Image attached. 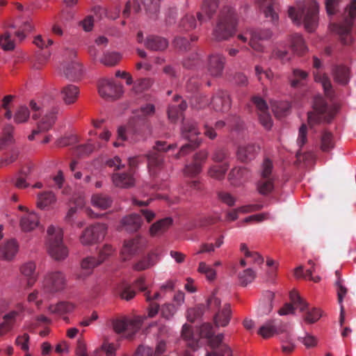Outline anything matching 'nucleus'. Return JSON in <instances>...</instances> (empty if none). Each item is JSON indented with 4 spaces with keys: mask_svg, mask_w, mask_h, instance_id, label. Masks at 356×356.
Instances as JSON below:
<instances>
[{
    "mask_svg": "<svg viewBox=\"0 0 356 356\" xmlns=\"http://www.w3.org/2000/svg\"><path fill=\"white\" fill-rule=\"evenodd\" d=\"M319 4L315 0L299 2L296 7L289 6L288 15L297 25L302 23L309 32L314 31L318 23Z\"/></svg>",
    "mask_w": 356,
    "mask_h": 356,
    "instance_id": "nucleus-1",
    "label": "nucleus"
},
{
    "mask_svg": "<svg viewBox=\"0 0 356 356\" xmlns=\"http://www.w3.org/2000/svg\"><path fill=\"white\" fill-rule=\"evenodd\" d=\"M155 114V106L147 104L140 107L135 113V116L128 124V128H118V140L124 141L127 139V135L131 136V140L136 142L143 137L145 129L148 128L147 118L152 117Z\"/></svg>",
    "mask_w": 356,
    "mask_h": 356,
    "instance_id": "nucleus-2",
    "label": "nucleus"
},
{
    "mask_svg": "<svg viewBox=\"0 0 356 356\" xmlns=\"http://www.w3.org/2000/svg\"><path fill=\"white\" fill-rule=\"evenodd\" d=\"M236 26V15L235 10L229 6L222 8L213 29L212 39L216 41L228 40L234 35Z\"/></svg>",
    "mask_w": 356,
    "mask_h": 356,
    "instance_id": "nucleus-3",
    "label": "nucleus"
},
{
    "mask_svg": "<svg viewBox=\"0 0 356 356\" xmlns=\"http://www.w3.org/2000/svg\"><path fill=\"white\" fill-rule=\"evenodd\" d=\"M199 335L206 338L209 346L213 349L207 352L206 356H233L231 348L222 342L223 334L213 335V327L211 323H203L199 329Z\"/></svg>",
    "mask_w": 356,
    "mask_h": 356,
    "instance_id": "nucleus-4",
    "label": "nucleus"
},
{
    "mask_svg": "<svg viewBox=\"0 0 356 356\" xmlns=\"http://www.w3.org/2000/svg\"><path fill=\"white\" fill-rule=\"evenodd\" d=\"M47 247L49 255L56 261L65 259L69 250L63 242V232L62 229L51 225L47 229Z\"/></svg>",
    "mask_w": 356,
    "mask_h": 356,
    "instance_id": "nucleus-5",
    "label": "nucleus"
},
{
    "mask_svg": "<svg viewBox=\"0 0 356 356\" xmlns=\"http://www.w3.org/2000/svg\"><path fill=\"white\" fill-rule=\"evenodd\" d=\"M314 111L308 113L307 121L310 127L322 122H330L336 115L338 108L334 104H328L323 97L314 99Z\"/></svg>",
    "mask_w": 356,
    "mask_h": 356,
    "instance_id": "nucleus-6",
    "label": "nucleus"
},
{
    "mask_svg": "<svg viewBox=\"0 0 356 356\" xmlns=\"http://www.w3.org/2000/svg\"><path fill=\"white\" fill-rule=\"evenodd\" d=\"M146 318L145 316H138L132 318H118L113 320L112 325L115 332L124 334L125 338L131 339L140 330Z\"/></svg>",
    "mask_w": 356,
    "mask_h": 356,
    "instance_id": "nucleus-7",
    "label": "nucleus"
},
{
    "mask_svg": "<svg viewBox=\"0 0 356 356\" xmlns=\"http://www.w3.org/2000/svg\"><path fill=\"white\" fill-rule=\"evenodd\" d=\"M200 134L195 122L188 121L183 124L181 136L184 139L188 140V143L183 145L180 148L179 152L175 155L176 159H179L187 154L200 145L201 140L198 138Z\"/></svg>",
    "mask_w": 356,
    "mask_h": 356,
    "instance_id": "nucleus-8",
    "label": "nucleus"
},
{
    "mask_svg": "<svg viewBox=\"0 0 356 356\" xmlns=\"http://www.w3.org/2000/svg\"><path fill=\"white\" fill-rule=\"evenodd\" d=\"M175 147V145H167L161 141L156 142L154 147L147 154V167L152 175H155L156 170L162 168L163 152Z\"/></svg>",
    "mask_w": 356,
    "mask_h": 356,
    "instance_id": "nucleus-9",
    "label": "nucleus"
},
{
    "mask_svg": "<svg viewBox=\"0 0 356 356\" xmlns=\"http://www.w3.org/2000/svg\"><path fill=\"white\" fill-rule=\"evenodd\" d=\"M66 286V278L60 271L48 273L43 281V291L48 295H53L63 291Z\"/></svg>",
    "mask_w": 356,
    "mask_h": 356,
    "instance_id": "nucleus-10",
    "label": "nucleus"
},
{
    "mask_svg": "<svg viewBox=\"0 0 356 356\" xmlns=\"http://www.w3.org/2000/svg\"><path fill=\"white\" fill-rule=\"evenodd\" d=\"M291 302L299 307L300 312H304L303 319L309 324L316 323L321 317V312L317 308H308V304L302 299L296 291H291L289 293Z\"/></svg>",
    "mask_w": 356,
    "mask_h": 356,
    "instance_id": "nucleus-11",
    "label": "nucleus"
},
{
    "mask_svg": "<svg viewBox=\"0 0 356 356\" xmlns=\"http://www.w3.org/2000/svg\"><path fill=\"white\" fill-rule=\"evenodd\" d=\"M107 227L97 223L86 228L80 236V242L83 245H92L102 241L106 234Z\"/></svg>",
    "mask_w": 356,
    "mask_h": 356,
    "instance_id": "nucleus-12",
    "label": "nucleus"
},
{
    "mask_svg": "<svg viewBox=\"0 0 356 356\" xmlns=\"http://www.w3.org/2000/svg\"><path fill=\"white\" fill-rule=\"evenodd\" d=\"M58 112L59 110L57 108H54L47 111L38 122V129L33 130L32 134L29 136V140H33L35 136L40 132H46L50 130L57 120Z\"/></svg>",
    "mask_w": 356,
    "mask_h": 356,
    "instance_id": "nucleus-13",
    "label": "nucleus"
},
{
    "mask_svg": "<svg viewBox=\"0 0 356 356\" xmlns=\"http://www.w3.org/2000/svg\"><path fill=\"white\" fill-rule=\"evenodd\" d=\"M99 93L104 98H119L122 94V86L111 79H102L99 83Z\"/></svg>",
    "mask_w": 356,
    "mask_h": 356,
    "instance_id": "nucleus-14",
    "label": "nucleus"
},
{
    "mask_svg": "<svg viewBox=\"0 0 356 356\" xmlns=\"http://www.w3.org/2000/svg\"><path fill=\"white\" fill-rule=\"evenodd\" d=\"M321 61L318 57H313V67L316 70V72H314V80L316 83H321L323 88L325 95L327 97L331 95L332 92V83L329 76L324 72H321L319 68L321 66Z\"/></svg>",
    "mask_w": 356,
    "mask_h": 356,
    "instance_id": "nucleus-15",
    "label": "nucleus"
},
{
    "mask_svg": "<svg viewBox=\"0 0 356 356\" xmlns=\"http://www.w3.org/2000/svg\"><path fill=\"white\" fill-rule=\"evenodd\" d=\"M211 105L216 112L228 111L231 106V102L227 92L218 90L211 98Z\"/></svg>",
    "mask_w": 356,
    "mask_h": 356,
    "instance_id": "nucleus-16",
    "label": "nucleus"
},
{
    "mask_svg": "<svg viewBox=\"0 0 356 356\" xmlns=\"http://www.w3.org/2000/svg\"><path fill=\"white\" fill-rule=\"evenodd\" d=\"M271 31L268 29H250L249 45L255 51H263L264 47L259 42L261 40H268L271 37Z\"/></svg>",
    "mask_w": 356,
    "mask_h": 356,
    "instance_id": "nucleus-17",
    "label": "nucleus"
},
{
    "mask_svg": "<svg viewBox=\"0 0 356 356\" xmlns=\"http://www.w3.org/2000/svg\"><path fill=\"white\" fill-rule=\"evenodd\" d=\"M257 3L263 11L266 17L270 18L272 22L278 19L280 5L275 0H257Z\"/></svg>",
    "mask_w": 356,
    "mask_h": 356,
    "instance_id": "nucleus-18",
    "label": "nucleus"
},
{
    "mask_svg": "<svg viewBox=\"0 0 356 356\" xmlns=\"http://www.w3.org/2000/svg\"><path fill=\"white\" fill-rule=\"evenodd\" d=\"M225 58L222 54H211L208 58V72L213 77H219L222 73Z\"/></svg>",
    "mask_w": 356,
    "mask_h": 356,
    "instance_id": "nucleus-19",
    "label": "nucleus"
},
{
    "mask_svg": "<svg viewBox=\"0 0 356 356\" xmlns=\"http://www.w3.org/2000/svg\"><path fill=\"white\" fill-rule=\"evenodd\" d=\"M142 247L143 243L139 238H135L124 242V246H122V250H121L122 260L127 261L130 259L134 255L138 253Z\"/></svg>",
    "mask_w": 356,
    "mask_h": 356,
    "instance_id": "nucleus-20",
    "label": "nucleus"
},
{
    "mask_svg": "<svg viewBox=\"0 0 356 356\" xmlns=\"http://www.w3.org/2000/svg\"><path fill=\"white\" fill-rule=\"evenodd\" d=\"M22 311V308L20 310H13L3 316V322L0 323V337L6 334L13 329L17 318Z\"/></svg>",
    "mask_w": 356,
    "mask_h": 356,
    "instance_id": "nucleus-21",
    "label": "nucleus"
},
{
    "mask_svg": "<svg viewBox=\"0 0 356 356\" xmlns=\"http://www.w3.org/2000/svg\"><path fill=\"white\" fill-rule=\"evenodd\" d=\"M80 94L79 88L76 85H66L60 90V97L66 105L76 102Z\"/></svg>",
    "mask_w": 356,
    "mask_h": 356,
    "instance_id": "nucleus-22",
    "label": "nucleus"
},
{
    "mask_svg": "<svg viewBox=\"0 0 356 356\" xmlns=\"http://www.w3.org/2000/svg\"><path fill=\"white\" fill-rule=\"evenodd\" d=\"M75 306L73 303L66 301L60 302L56 305H51L49 307L50 313L56 314L59 316H63V319L67 323H69L70 318L67 316H64L65 314H70L74 310Z\"/></svg>",
    "mask_w": 356,
    "mask_h": 356,
    "instance_id": "nucleus-23",
    "label": "nucleus"
},
{
    "mask_svg": "<svg viewBox=\"0 0 356 356\" xmlns=\"http://www.w3.org/2000/svg\"><path fill=\"white\" fill-rule=\"evenodd\" d=\"M259 149V147L254 144L241 145L237 149V158L241 162L250 161L255 158Z\"/></svg>",
    "mask_w": 356,
    "mask_h": 356,
    "instance_id": "nucleus-24",
    "label": "nucleus"
},
{
    "mask_svg": "<svg viewBox=\"0 0 356 356\" xmlns=\"http://www.w3.org/2000/svg\"><path fill=\"white\" fill-rule=\"evenodd\" d=\"M112 179L115 186L122 188L133 187L136 183V179L131 172L115 173L112 177Z\"/></svg>",
    "mask_w": 356,
    "mask_h": 356,
    "instance_id": "nucleus-25",
    "label": "nucleus"
},
{
    "mask_svg": "<svg viewBox=\"0 0 356 356\" xmlns=\"http://www.w3.org/2000/svg\"><path fill=\"white\" fill-rule=\"evenodd\" d=\"M143 219L139 214H131L121 220V227L128 232H135L141 227Z\"/></svg>",
    "mask_w": 356,
    "mask_h": 356,
    "instance_id": "nucleus-26",
    "label": "nucleus"
},
{
    "mask_svg": "<svg viewBox=\"0 0 356 356\" xmlns=\"http://www.w3.org/2000/svg\"><path fill=\"white\" fill-rule=\"evenodd\" d=\"M19 250V245L15 239L5 242L0 248V257L5 260H12Z\"/></svg>",
    "mask_w": 356,
    "mask_h": 356,
    "instance_id": "nucleus-27",
    "label": "nucleus"
},
{
    "mask_svg": "<svg viewBox=\"0 0 356 356\" xmlns=\"http://www.w3.org/2000/svg\"><path fill=\"white\" fill-rule=\"evenodd\" d=\"M174 101L176 104L170 105L168 109V116L172 122H175L187 108L186 103L180 96H175Z\"/></svg>",
    "mask_w": 356,
    "mask_h": 356,
    "instance_id": "nucleus-28",
    "label": "nucleus"
},
{
    "mask_svg": "<svg viewBox=\"0 0 356 356\" xmlns=\"http://www.w3.org/2000/svg\"><path fill=\"white\" fill-rule=\"evenodd\" d=\"M217 8V0H204L201 5V11L197 12L196 14L197 21L200 23L203 22L204 19V14L206 15L208 18H211L216 13Z\"/></svg>",
    "mask_w": 356,
    "mask_h": 356,
    "instance_id": "nucleus-29",
    "label": "nucleus"
},
{
    "mask_svg": "<svg viewBox=\"0 0 356 356\" xmlns=\"http://www.w3.org/2000/svg\"><path fill=\"white\" fill-rule=\"evenodd\" d=\"M332 73L334 81L342 86H346L350 80V70L345 65H334Z\"/></svg>",
    "mask_w": 356,
    "mask_h": 356,
    "instance_id": "nucleus-30",
    "label": "nucleus"
},
{
    "mask_svg": "<svg viewBox=\"0 0 356 356\" xmlns=\"http://www.w3.org/2000/svg\"><path fill=\"white\" fill-rule=\"evenodd\" d=\"M63 72L69 80L75 81L79 79L83 73L82 65L77 61H72L64 66Z\"/></svg>",
    "mask_w": 356,
    "mask_h": 356,
    "instance_id": "nucleus-31",
    "label": "nucleus"
},
{
    "mask_svg": "<svg viewBox=\"0 0 356 356\" xmlns=\"http://www.w3.org/2000/svg\"><path fill=\"white\" fill-rule=\"evenodd\" d=\"M230 318V305L225 304L222 309L213 316V322L216 327H225L229 324Z\"/></svg>",
    "mask_w": 356,
    "mask_h": 356,
    "instance_id": "nucleus-32",
    "label": "nucleus"
},
{
    "mask_svg": "<svg viewBox=\"0 0 356 356\" xmlns=\"http://www.w3.org/2000/svg\"><path fill=\"white\" fill-rule=\"evenodd\" d=\"M39 225V218L38 215L34 213H26L20 220V226L23 231L31 232Z\"/></svg>",
    "mask_w": 356,
    "mask_h": 356,
    "instance_id": "nucleus-33",
    "label": "nucleus"
},
{
    "mask_svg": "<svg viewBox=\"0 0 356 356\" xmlns=\"http://www.w3.org/2000/svg\"><path fill=\"white\" fill-rule=\"evenodd\" d=\"M145 45L149 49L154 51L164 50L168 45L167 40L158 35H150L146 38Z\"/></svg>",
    "mask_w": 356,
    "mask_h": 356,
    "instance_id": "nucleus-34",
    "label": "nucleus"
},
{
    "mask_svg": "<svg viewBox=\"0 0 356 356\" xmlns=\"http://www.w3.org/2000/svg\"><path fill=\"white\" fill-rule=\"evenodd\" d=\"M159 259L156 253L150 252L148 254L147 257H143L141 260H139L138 262H136L134 265V268L135 270L138 271L147 270L156 265Z\"/></svg>",
    "mask_w": 356,
    "mask_h": 356,
    "instance_id": "nucleus-35",
    "label": "nucleus"
},
{
    "mask_svg": "<svg viewBox=\"0 0 356 356\" xmlns=\"http://www.w3.org/2000/svg\"><path fill=\"white\" fill-rule=\"evenodd\" d=\"M181 337L186 341V345L193 350L198 347L199 337L193 334L191 327L184 325L181 329Z\"/></svg>",
    "mask_w": 356,
    "mask_h": 356,
    "instance_id": "nucleus-36",
    "label": "nucleus"
},
{
    "mask_svg": "<svg viewBox=\"0 0 356 356\" xmlns=\"http://www.w3.org/2000/svg\"><path fill=\"white\" fill-rule=\"evenodd\" d=\"M248 171L245 168H234L228 175V179L233 186L239 185L248 177Z\"/></svg>",
    "mask_w": 356,
    "mask_h": 356,
    "instance_id": "nucleus-37",
    "label": "nucleus"
},
{
    "mask_svg": "<svg viewBox=\"0 0 356 356\" xmlns=\"http://www.w3.org/2000/svg\"><path fill=\"white\" fill-rule=\"evenodd\" d=\"M291 47L297 55H303L307 51V47L302 35L298 33L291 35Z\"/></svg>",
    "mask_w": 356,
    "mask_h": 356,
    "instance_id": "nucleus-38",
    "label": "nucleus"
},
{
    "mask_svg": "<svg viewBox=\"0 0 356 356\" xmlns=\"http://www.w3.org/2000/svg\"><path fill=\"white\" fill-rule=\"evenodd\" d=\"M197 20L193 14H186L179 22L178 29L179 31H190L197 26Z\"/></svg>",
    "mask_w": 356,
    "mask_h": 356,
    "instance_id": "nucleus-39",
    "label": "nucleus"
},
{
    "mask_svg": "<svg viewBox=\"0 0 356 356\" xmlns=\"http://www.w3.org/2000/svg\"><path fill=\"white\" fill-rule=\"evenodd\" d=\"M281 330L275 325L274 321H269L262 325L258 330V334L263 338L267 339L271 337L275 334H278Z\"/></svg>",
    "mask_w": 356,
    "mask_h": 356,
    "instance_id": "nucleus-40",
    "label": "nucleus"
},
{
    "mask_svg": "<svg viewBox=\"0 0 356 356\" xmlns=\"http://www.w3.org/2000/svg\"><path fill=\"white\" fill-rule=\"evenodd\" d=\"M172 223V219L171 218H165L156 222L150 227V234L153 236L161 234L171 226Z\"/></svg>",
    "mask_w": 356,
    "mask_h": 356,
    "instance_id": "nucleus-41",
    "label": "nucleus"
},
{
    "mask_svg": "<svg viewBox=\"0 0 356 356\" xmlns=\"http://www.w3.org/2000/svg\"><path fill=\"white\" fill-rule=\"evenodd\" d=\"M275 179L260 178L257 183V190L260 195H267L274 190Z\"/></svg>",
    "mask_w": 356,
    "mask_h": 356,
    "instance_id": "nucleus-42",
    "label": "nucleus"
},
{
    "mask_svg": "<svg viewBox=\"0 0 356 356\" xmlns=\"http://www.w3.org/2000/svg\"><path fill=\"white\" fill-rule=\"evenodd\" d=\"M22 273L27 277L28 285L31 286L37 280L35 274V264L33 262H28L21 267Z\"/></svg>",
    "mask_w": 356,
    "mask_h": 356,
    "instance_id": "nucleus-43",
    "label": "nucleus"
},
{
    "mask_svg": "<svg viewBox=\"0 0 356 356\" xmlns=\"http://www.w3.org/2000/svg\"><path fill=\"white\" fill-rule=\"evenodd\" d=\"M112 200L106 195L95 194L92 197V204L95 207L105 210L112 204Z\"/></svg>",
    "mask_w": 356,
    "mask_h": 356,
    "instance_id": "nucleus-44",
    "label": "nucleus"
},
{
    "mask_svg": "<svg viewBox=\"0 0 356 356\" xmlns=\"http://www.w3.org/2000/svg\"><path fill=\"white\" fill-rule=\"evenodd\" d=\"M120 59H122V56L119 52L107 51L104 53L100 62L106 66H115L119 63Z\"/></svg>",
    "mask_w": 356,
    "mask_h": 356,
    "instance_id": "nucleus-45",
    "label": "nucleus"
},
{
    "mask_svg": "<svg viewBox=\"0 0 356 356\" xmlns=\"http://www.w3.org/2000/svg\"><path fill=\"white\" fill-rule=\"evenodd\" d=\"M56 202V197L51 191L44 192L38 195L37 202L38 207L44 209Z\"/></svg>",
    "mask_w": 356,
    "mask_h": 356,
    "instance_id": "nucleus-46",
    "label": "nucleus"
},
{
    "mask_svg": "<svg viewBox=\"0 0 356 356\" xmlns=\"http://www.w3.org/2000/svg\"><path fill=\"white\" fill-rule=\"evenodd\" d=\"M117 294L121 299L130 300L136 296V291L131 285L127 283H122L117 288Z\"/></svg>",
    "mask_w": 356,
    "mask_h": 356,
    "instance_id": "nucleus-47",
    "label": "nucleus"
},
{
    "mask_svg": "<svg viewBox=\"0 0 356 356\" xmlns=\"http://www.w3.org/2000/svg\"><path fill=\"white\" fill-rule=\"evenodd\" d=\"M350 29V25H335V31L339 34L341 42L345 44L351 42Z\"/></svg>",
    "mask_w": 356,
    "mask_h": 356,
    "instance_id": "nucleus-48",
    "label": "nucleus"
},
{
    "mask_svg": "<svg viewBox=\"0 0 356 356\" xmlns=\"http://www.w3.org/2000/svg\"><path fill=\"white\" fill-rule=\"evenodd\" d=\"M334 147L332 134L327 131H323L321 139V149L324 152H330Z\"/></svg>",
    "mask_w": 356,
    "mask_h": 356,
    "instance_id": "nucleus-49",
    "label": "nucleus"
},
{
    "mask_svg": "<svg viewBox=\"0 0 356 356\" xmlns=\"http://www.w3.org/2000/svg\"><path fill=\"white\" fill-rule=\"evenodd\" d=\"M13 131L14 127L11 125H8L4 128L3 134L1 137H0V149L13 143Z\"/></svg>",
    "mask_w": 356,
    "mask_h": 356,
    "instance_id": "nucleus-50",
    "label": "nucleus"
},
{
    "mask_svg": "<svg viewBox=\"0 0 356 356\" xmlns=\"http://www.w3.org/2000/svg\"><path fill=\"white\" fill-rule=\"evenodd\" d=\"M228 167L229 165L227 163L221 165H213L209 170V175L211 178L221 179L224 177Z\"/></svg>",
    "mask_w": 356,
    "mask_h": 356,
    "instance_id": "nucleus-51",
    "label": "nucleus"
},
{
    "mask_svg": "<svg viewBox=\"0 0 356 356\" xmlns=\"http://www.w3.org/2000/svg\"><path fill=\"white\" fill-rule=\"evenodd\" d=\"M102 145L100 143L97 145L86 144L79 145L76 147L75 154L79 156H86L92 153L95 149L101 148Z\"/></svg>",
    "mask_w": 356,
    "mask_h": 356,
    "instance_id": "nucleus-52",
    "label": "nucleus"
},
{
    "mask_svg": "<svg viewBox=\"0 0 356 356\" xmlns=\"http://www.w3.org/2000/svg\"><path fill=\"white\" fill-rule=\"evenodd\" d=\"M255 278V273L251 268H247L238 274V280L243 286L251 283Z\"/></svg>",
    "mask_w": 356,
    "mask_h": 356,
    "instance_id": "nucleus-53",
    "label": "nucleus"
},
{
    "mask_svg": "<svg viewBox=\"0 0 356 356\" xmlns=\"http://www.w3.org/2000/svg\"><path fill=\"white\" fill-rule=\"evenodd\" d=\"M275 294L272 291H267L264 293L263 299L260 302V306L263 307V313H269L273 308V300L274 299Z\"/></svg>",
    "mask_w": 356,
    "mask_h": 356,
    "instance_id": "nucleus-54",
    "label": "nucleus"
},
{
    "mask_svg": "<svg viewBox=\"0 0 356 356\" xmlns=\"http://www.w3.org/2000/svg\"><path fill=\"white\" fill-rule=\"evenodd\" d=\"M197 272L204 275L206 278L209 281L215 280L216 277V270L213 268L208 266L204 261H201L199 263L197 267Z\"/></svg>",
    "mask_w": 356,
    "mask_h": 356,
    "instance_id": "nucleus-55",
    "label": "nucleus"
},
{
    "mask_svg": "<svg viewBox=\"0 0 356 356\" xmlns=\"http://www.w3.org/2000/svg\"><path fill=\"white\" fill-rule=\"evenodd\" d=\"M273 168L272 161L268 159H264L261 167L260 178L275 179Z\"/></svg>",
    "mask_w": 356,
    "mask_h": 356,
    "instance_id": "nucleus-56",
    "label": "nucleus"
},
{
    "mask_svg": "<svg viewBox=\"0 0 356 356\" xmlns=\"http://www.w3.org/2000/svg\"><path fill=\"white\" fill-rule=\"evenodd\" d=\"M342 0H325V8L327 15L332 16L339 12Z\"/></svg>",
    "mask_w": 356,
    "mask_h": 356,
    "instance_id": "nucleus-57",
    "label": "nucleus"
},
{
    "mask_svg": "<svg viewBox=\"0 0 356 356\" xmlns=\"http://www.w3.org/2000/svg\"><path fill=\"white\" fill-rule=\"evenodd\" d=\"M204 311V307L202 305H199L193 308H189L187 310V319L190 322H194L195 320L200 318Z\"/></svg>",
    "mask_w": 356,
    "mask_h": 356,
    "instance_id": "nucleus-58",
    "label": "nucleus"
},
{
    "mask_svg": "<svg viewBox=\"0 0 356 356\" xmlns=\"http://www.w3.org/2000/svg\"><path fill=\"white\" fill-rule=\"evenodd\" d=\"M0 44L4 50H13L15 44L11 38V35L8 32L4 33L0 38Z\"/></svg>",
    "mask_w": 356,
    "mask_h": 356,
    "instance_id": "nucleus-59",
    "label": "nucleus"
},
{
    "mask_svg": "<svg viewBox=\"0 0 356 356\" xmlns=\"http://www.w3.org/2000/svg\"><path fill=\"white\" fill-rule=\"evenodd\" d=\"M30 116V112L28 108L21 106L17 111L14 119L15 122L17 124L26 122Z\"/></svg>",
    "mask_w": 356,
    "mask_h": 356,
    "instance_id": "nucleus-60",
    "label": "nucleus"
},
{
    "mask_svg": "<svg viewBox=\"0 0 356 356\" xmlns=\"http://www.w3.org/2000/svg\"><path fill=\"white\" fill-rule=\"evenodd\" d=\"M202 170L200 163H193L190 165H186L184 169V174L186 177H193L197 175Z\"/></svg>",
    "mask_w": 356,
    "mask_h": 356,
    "instance_id": "nucleus-61",
    "label": "nucleus"
},
{
    "mask_svg": "<svg viewBox=\"0 0 356 356\" xmlns=\"http://www.w3.org/2000/svg\"><path fill=\"white\" fill-rule=\"evenodd\" d=\"M101 264L102 263L97 258L95 257H88L83 259L81 262V267L86 270H92Z\"/></svg>",
    "mask_w": 356,
    "mask_h": 356,
    "instance_id": "nucleus-62",
    "label": "nucleus"
},
{
    "mask_svg": "<svg viewBox=\"0 0 356 356\" xmlns=\"http://www.w3.org/2000/svg\"><path fill=\"white\" fill-rule=\"evenodd\" d=\"M151 87V81L149 78H140L134 83V90L136 92H141L143 90H147Z\"/></svg>",
    "mask_w": 356,
    "mask_h": 356,
    "instance_id": "nucleus-63",
    "label": "nucleus"
},
{
    "mask_svg": "<svg viewBox=\"0 0 356 356\" xmlns=\"http://www.w3.org/2000/svg\"><path fill=\"white\" fill-rule=\"evenodd\" d=\"M167 350V342L165 339H156V346L153 348L154 356H161Z\"/></svg>",
    "mask_w": 356,
    "mask_h": 356,
    "instance_id": "nucleus-64",
    "label": "nucleus"
}]
</instances>
